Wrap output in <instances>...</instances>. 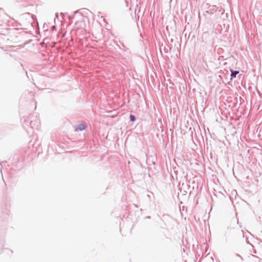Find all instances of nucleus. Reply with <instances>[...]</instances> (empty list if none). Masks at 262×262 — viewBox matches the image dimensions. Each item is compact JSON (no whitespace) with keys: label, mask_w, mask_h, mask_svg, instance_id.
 Segmentation results:
<instances>
[{"label":"nucleus","mask_w":262,"mask_h":262,"mask_svg":"<svg viewBox=\"0 0 262 262\" xmlns=\"http://www.w3.org/2000/svg\"><path fill=\"white\" fill-rule=\"evenodd\" d=\"M130 119L132 121H135L136 120V118L134 115H130Z\"/></svg>","instance_id":"obj_5"},{"label":"nucleus","mask_w":262,"mask_h":262,"mask_svg":"<svg viewBox=\"0 0 262 262\" xmlns=\"http://www.w3.org/2000/svg\"><path fill=\"white\" fill-rule=\"evenodd\" d=\"M72 19H76L75 23L77 21L82 20L83 18V15L79 10H77L74 12V15L72 16Z\"/></svg>","instance_id":"obj_1"},{"label":"nucleus","mask_w":262,"mask_h":262,"mask_svg":"<svg viewBox=\"0 0 262 262\" xmlns=\"http://www.w3.org/2000/svg\"><path fill=\"white\" fill-rule=\"evenodd\" d=\"M55 43L54 42H52L51 44H49V45H48L47 43H46V46L45 47L47 49H49L50 48V47H51V48H53V45H54Z\"/></svg>","instance_id":"obj_4"},{"label":"nucleus","mask_w":262,"mask_h":262,"mask_svg":"<svg viewBox=\"0 0 262 262\" xmlns=\"http://www.w3.org/2000/svg\"><path fill=\"white\" fill-rule=\"evenodd\" d=\"M56 49L59 50V49H60V48L59 47H56Z\"/></svg>","instance_id":"obj_7"},{"label":"nucleus","mask_w":262,"mask_h":262,"mask_svg":"<svg viewBox=\"0 0 262 262\" xmlns=\"http://www.w3.org/2000/svg\"><path fill=\"white\" fill-rule=\"evenodd\" d=\"M231 78H235L236 77V75L238 73V71H233L232 70H231Z\"/></svg>","instance_id":"obj_3"},{"label":"nucleus","mask_w":262,"mask_h":262,"mask_svg":"<svg viewBox=\"0 0 262 262\" xmlns=\"http://www.w3.org/2000/svg\"><path fill=\"white\" fill-rule=\"evenodd\" d=\"M79 31H80V30H77V31H76V33H78V32H79Z\"/></svg>","instance_id":"obj_8"},{"label":"nucleus","mask_w":262,"mask_h":262,"mask_svg":"<svg viewBox=\"0 0 262 262\" xmlns=\"http://www.w3.org/2000/svg\"><path fill=\"white\" fill-rule=\"evenodd\" d=\"M53 29H55L56 27H55V26H53Z\"/></svg>","instance_id":"obj_6"},{"label":"nucleus","mask_w":262,"mask_h":262,"mask_svg":"<svg viewBox=\"0 0 262 262\" xmlns=\"http://www.w3.org/2000/svg\"><path fill=\"white\" fill-rule=\"evenodd\" d=\"M86 128V125L85 124L82 123L78 125L76 128V130H84Z\"/></svg>","instance_id":"obj_2"}]
</instances>
